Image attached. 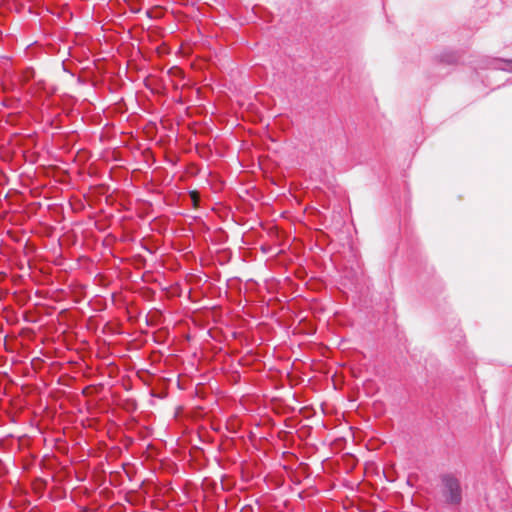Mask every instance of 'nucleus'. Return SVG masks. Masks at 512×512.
<instances>
[{
  "label": "nucleus",
  "instance_id": "1",
  "mask_svg": "<svg viewBox=\"0 0 512 512\" xmlns=\"http://www.w3.org/2000/svg\"><path fill=\"white\" fill-rule=\"evenodd\" d=\"M442 483L444 486L443 493L446 500L452 504H459L461 501V488L459 481L451 475H445L442 477Z\"/></svg>",
  "mask_w": 512,
  "mask_h": 512
},
{
  "label": "nucleus",
  "instance_id": "2",
  "mask_svg": "<svg viewBox=\"0 0 512 512\" xmlns=\"http://www.w3.org/2000/svg\"><path fill=\"white\" fill-rule=\"evenodd\" d=\"M499 69L512 71V60H501L499 59Z\"/></svg>",
  "mask_w": 512,
  "mask_h": 512
}]
</instances>
